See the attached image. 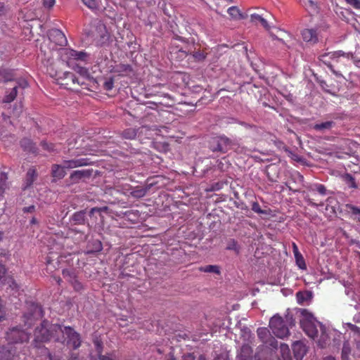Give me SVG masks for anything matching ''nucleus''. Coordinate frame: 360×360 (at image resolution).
Here are the masks:
<instances>
[{
  "label": "nucleus",
  "instance_id": "obj_1",
  "mask_svg": "<svg viewBox=\"0 0 360 360\" xmlns=\"http://www.w3.org/2000/svg\"><path fill=\"white\" fill-rule=\"evenodd\" d=\"M51 340L61 343L66 341L67 345L73 349L78 348L81 345L79 335L72 328L44 321L34 330L32 347L33 349L40 350L41 354L46 359L56 360L52 357L48 349L44 347L45 343Z\"/></svg>",
  "mask_w": 360,
  "mask_h": 360
},
{
  "label": "nucleus",
  "instance_id": "obj_2",
  "mask_svg": "<svg viewBox=\"0 0 360 360\" xmlns=\"http://www.w3.org/2000/svg\"><path fill=\"white\" fill-rule=\"evenodd\" d=\"M300 326L305 333L310 338H314L318 334V327L321 330V336L318 340V344L321 347H325L328 342L326 339H324V335L326 334V328L320 322L316 321L315 317L307 309H303L301 312Z\"/></svg>",
  "mask_w": 360,
  "mask_h": 360
},
{
  "label": "nucleus",
  "instance_id": "obj_3",
  "mask_svg": "<svg viewBox=\"0 0 360 360\" xmlns=\"http://www.w3.org/2000/svg\"><path fill=\"white\" fill-rule=\"evenodd\" d=\"M86 165V162L84 159L65 160L63 165H53L52 167L51 173L53 177L60 179L65 175V168H75Z\"/></svg>",
  "mask_w": 360,
  "mask_h": 360
},
{
  "label": "nucleus",
  "instance_id": "obj_4",
  "mask_svg": "<svg viewBox=\"0 0 360 360\" xmlns=\"http://www.w3.org/2000/svg\"><path fill=\"white\" fill-rule=\"evenodd\" d=\"M6 338L8 345H12L27 342L30 335L25 330H22L19 326H15L8 329L6 332Z\"/></svg>",
  "mask_w": 360,
  "mask_h": 360
},
{
  "label": "nucleus",
  "instance_id": "obj_5",
  "mask_svg": "<svg viewBox=\"0 0 360 360\" xmlns=\"http://www.w3.org/2000/svg\"><path fill=\"white\" fill-rule=\"evenodd\" d=\"M269 327L273 333L279 338H283L289 334V330L280 316L275 315L270 319Z\"/></svg>",
  "mask_w": 360,
  "mask_h": 360
},
{
  "label": "nucleus",
  "instance_id": "obj_6",
  "mask_svg": "<svg viewBox=\"0 0 360 360\" xmlns=\"http://www.w3.org/2000/svg\"><path fill=\"white\" fill-rule=\"evenodd\" d=\"M30 313L25 314L23 316L25 326H27L28 328L33 324L34 320L38 319L42 316L41 308L36 303L32 302L30 304Z\"/></svg>",
  "mask_w": 360,
  "mask_h": 360
},
{
  "label": "nucleus",
  "instance_id": "obj_7",
  "mask_svg": "<svg viewBox=\"0 0 360 360\" xmlns=\"http://www.w3.org/2000/svg\"><path fill=\"white\" fill-rule=\"evenodd\" d=\"M49 39L51 42L58 46H65L68 42L63 32L58 29H53L49 31Z\"/></svg>",
  "mask_w": 360,
  "mask_h": 360
},
{
  "label": "nucleus",
  "instance_id": "obj_8",
  "mask_svg": "<svg viewBox=\"0 0 360 360\" xmlns=\"http://www.w3.org/2000/svg\"><path fill=\"white\" fill-rule=\"evenodd\" d=\"M257 335L261 340L266 345H269L274 348L277 346V341L271 336L269 330L266 328H259L257 329Z\"/></svg>",
  "mask_w": 360,
  "mask_h": 360
},
{
  "label": "nucleus",
  "instance_id": "obj_9",
  "mask_svg": "<svg viewBox=\"0 0 360 360\" xmlns=\"http://www.w3.org/2000/svg\"><path fill=\"white\" fill-rule=\"evenodd\" d=\"M229 140L226 137L213 139V151L226 153L229 148Z\"/></svg>",
  "mask_w": 360,
  "mask_h": 360
},
{
  "label": "nucleus",
  "instance_id": "obj_10",
  "mask_svg": "<svg viewBox=\"0 0 360 360\" xmlns=\"http://www.w3.org/2000/svg\"><path fill=\"white\" fill-rule=\"evenodd\" d=\"M302 37L304 41L314 44L319 41V33L316 29H304Z\"/></svg>",
  "mask_w": 360,
  "mask_h": 360
},
{
  "label": "nucleus",
  "instance_id": "obj_11",
  "mask_svg": "<svg viewBox=\"0 0 360 360\" xmlns=\"http://www.w3.org/2000/svg\"><path fill=\"white\" fill-rule=\"evenodd\" d=\"M326 334L328 335H324V339L328 340L326 345L330 344V339H333V345H340L342 339V333L338 330L333 328H326Z\"/></svg>",
  "mask_w": 360,
  "mask_h": 360
},
{
  "label": "nucleus",
  "instance_id": "obj_12",
  "mask_svg": "<svg viewBox=\"0 0 360 360\" xmlns=\"http://www.w3.org/2000/svg\"><path fill=\"white\" fill-rule=\"evenodd\" d=\"M292 350L294 356L297 360H302L307 352L305 345L300 341L294 342L292 345Z\"/></svg>",
  "mask_w": 360,
  "mask_h": 360
},
{
  "label": "nucleus",
  "instance_id": "obj_13",
  "mask_svg": "<svg viewBox=\"0 0 360 360\" xmlns=\"http://www.w3.org/2000/svg\"><path fill=\"white\" fill-rule=\"evenodd\" d=\"M252 348L248 345H243L237 356V360H252Z\"/></svg>",
  "mask_w": 360,
  "mask_h": 360
},
{
  "label": "nucleus",
  "instance_id": "obj_14",
  "mask_svg": "<svg viewBox=\"0 0 360 360\" xmlns=\"http://www.w3.org/2000/svg\"><path fill=\"white\" fill-rule=\"evenodd\" d=\"M94 345L97 352V356H92L91 360H114L112 356L101 354L102 343L98 339L94 340Z\"/></svg>",
  "mask_w": 360,
  "mask_h": 360
},
{
  "label": "nucleus",
  "instance_id": "obj_15",
  "mask_svg": "<svg viewBox=\"0 0 360 360\" xmlns=\"http://www.w3.org/2000/svg\"><path fill=\"white\" fill-rule=\"evenodd\" d=\"M228 13L231 17L233 20H238L240 19H244L246 18V15L242 13L240 9L236 6L230 7L228 11Z\"/></svg>",
  "mask_w": 360,
  "mask_h": 360
},
{
  "label": "nucleus",
  "instance_id": "obj_16",
  "mask_svg": "<svg viewBox=\"0 0 360 360\" xmlns=\"http://www.w3.org/2000/svg\"><path fill=\"white\" fill-rule=\"evenodd\" d=\"M66 54L70 57V58L80 60H84L86 56L85 52L77 51L72 49L67 50Z\"/></svg>",
  "mask_w": 360,
  "mask_h": 360
},
{
  "label": "nucleus",
  "instance_id": "obj_17",
  "mask_svg": "<svg viewBox=\"0 0 360 360\" xmlns=\"http://www.w3.org/2000/svg\"><path fill=\"white\" fill-rule=\"evenodd\" d=\"M279 350L281 353L279 360H292L290 348L288 345L281 344Z\"/></svg>",
  "mask_w": 360,
  "mask_h": 360
},
{
  "label": "nucleus",
  "instance_id": "obj_18",
  "mask_svg": "<svg viewBox=\"0 0 360 360\" xmlns=\"http://www.w3.org/2000/svg\"><path fill=\"white\" fill-rule=\"evenodd\" d=\"M15 78L14 72L11 70H0V81L8 82L13 80Z\"/></svg>",
  "mask_w": 360,
  "mask_h": 360
},
{
  "label": "nucleus",
  "instance_id": "obj_19",
  "mask_svg": "<svg viewBox=\"0 0 360 360\" xmlns=\"http://www.w3.org/2000/svg\"><path fill=\"white\" fill-rule=\"evenodd\" d=\"M148 190L147 187H136L131 191L130 194L134 198H141L146 195Z\"/></svg>",
  "mask_w": 360,
  "mask_h": 360
},
{
  "label": "nucleus",
  "instance_id": "obj_20",
  "mask_svg": "<svg viewBox=\"0 0 360 360\" xmlns=\"http://www.w3.org/2000/svg\"><path fill=\"white\" fill-rule=\"evenodd\" d=\"M297 302L300 304H304L305 302L311 300V294L308 291L298 292L296 294Z\"/></svg>",
  "mask_w": 360,
  "mask_h": 360
},
{
  "label": "nucleus",
  "instance_id": "obj_21",
  "mask_svg": "<svg viewBox=\"0 0 360 360\" xmlns=\"http://www.w3.org/2000/svg\"><path fill=\"white\" fill-rule=\"evenodd\" d=\"M13 356V352L8 348L0 347V360H11Z\"/></svg>",
  "mask_w": 360,
  "mask_h": 360
},
{
  "label": "nucleus",
  "instance_id": "obj_22",
  "mask_svg": "<svg viewBox=\"0 0 360 360\" xmlns=\"http://www.w3.org/2000/svg\"><path fill=\"white\" fill-rule=\"evenodd\" d=\"M36 177H37L36 170L33 168L30 169L27 171V175H26V179H25L26 186H25V188L31 186L32 184V183L34 181V180L36 179Z\"/></svg>",
  "mask_w": 360,
  "mask_h": 360
},
{
  "label": "nucleus",
  "instance_id": "obj_23",
  "mask_svg": "<svg viewBox=\"0 0 360 360\" xmlns=\"http://www.w3.org/2000/svg\"><path fill=\"white\" fill-rule=\"evenodd\" d=\"M251 21L252 22H257L259 21L262 25L266 29L269 30L270 27L264 18H262L261 15L254 13L250 15Z\"/></svg>",
  "mask_w": 360,
  "mask_h": 360
},
{
  "label": "nucleus",
  "instance_id": "obj_24",
  "mask_svg": "<svg viewBox=\"0 0 360 360\" xmlns=\"http://www.w3.org/2000/svg\"><path fill=\"white\" fill-rule=\"evenodd\" d=\"M17 96V86H14L9 92H6L3 101L4 103L12 102Z\"/></svg>",
  "mask_w": 360,
  "mask_h": 360
},
{
  "label": "nucleus",
  "instance_id": "obj_25",
  "mask_svg": "<svg viewBox=\"0 0 360 360\" xmlns=\"http://www.w3.org/2000/svg\"><path fill=\"white\" fill-rule=\"evenodd\" d=\"M333 126V122L331 121H327L325 122H322L320 124H316L314 125V129L320 131H324L325 130L330 129Z\"/></svg>",
  "mask_w": 360,
  "mask_h": 360
},
{
  "label": "nucleus",
  "instance_id": "obj_26",
  "mask_svg": "<svg viewBox=\"0 0 360 360\" xmlns=\"http://www.w3.org/2000/svg\"><path fill=\"white\" fill-rule=\"evenodd\" d=\"M351 353V347L348 342H345L343 345L342 350V359L349 360V356Z\"/></svg>",
  "mask_w": 360,
  "mask_h": 360
},
{
  "label": "nucleus",
  "instance_id": "obj_27",
  "mask_svg": "<svg viewBox=\"0 0 360 360\" xmlns=\"http://www.w3.org/2000/svg\"><path fill=\"white\" fill-rule=\"evenodd\" d=\"M21 146L25 150L34 152V147L32 142L28 139H24L20 141Z\"/></svg>",
  "mask_w": 360,
  "mask_h": 360
},
{
  "label": "nucleus",
  "instance_id": "obj_28",
  "mask_svg": "<svg viewBox=\"0 0 360 360\" xmlns=\"http://www.w3.org/2000/svg\"><path fill=\"white\" fill-rule=\"evenodd\" d=\"M295 259L296 264L300 269L304 270L307 269V265L302 254L295 256Z\"/></svg>",
  "mask_w": 360,
  "mask_h": 360
},
{
  "label": "nucleus",
  "instance_id": "obj_29",
  "mask_svg": "<svg viewBox=\"0 0 360 360\" xmlns=\"http://www.w3.org/2000/svg\"><path fill=\"white\" fill-rule=\"evenodd\" d=\"M86 175V172L84 170H77L73 172L70 175V179L72 181H76Z\"/></svg>",
  "mask_w": 360,
  "mask_h": 360
},
{
  "label": "nucleus",
  "instance_id": "obj_30",
  "mask_svg": "<svg viewBox=\"0 0 360 360\" xmlns=\"http://www.w3.org/2000/svg\"><path fill=\"white\" fill-rule=\"evenodd\" d=\"M200 271L209 273L219 274V268L217 265H207L200 268Z\"/></svg>",
  "mask_w": 360,
  "mask_h": 360
},
{
  "label": "nucleus",
  "instance_id": "obj_31",
  "mask_svg": "<svg viewBox=\"0 0 360 360\" xmlns=\"http://www.w3.org/2000/svg\"><path fill=\"white\" fill-rule=\"evenodd\" d=\"M7 319V311L3 300L0 297V322H2Z\"/></svg>",
  "mask_w": 360,
  "mask_h": 360
},
{
  "label": "nucleus",
  "instance_id": "obj_32",
  "mask_svg": "<svg viewBox=\"0 0 360 360\" xmlns=\"http://www.w3.org/2000/svg\"><path fill=\"white\" fill-rule=\"evenodd\" d=\"M181 360H206L203 355L195 356L193 354H187L182 356Z\"/></svg>",
  "mask_w": 360,
  "mask_h": 360
},
{
  "label": "nucleus",
  "instance_id": "obj_33",
  "mask_svg": "<svg viewBox=\"0 0 360 360\" xmlns=\"http://www.w3.org/2000/svg\"><path fill=\"white\" fill-rule=\"evenodd\" d=\"M6 179H7V177L6 175H4V174L1 175V176H0V196H1L3 195L4 191L7 188Z\"/></svg>",
  "mask_w": 360,
  "mask_h": 360
},
{
  "label": "nucleus",
  "instance_id": "obj_34",
  "mask_svg": "<svg viewBox=\"0 0 360 360\" xmlns=\"http://www.w3.org/2000/svg\"><path fill=\"white\" fill-rule=\"evenodd\" d=\"M345 181L350 188H356V184L354 181V179L350 174H346L345 176Z\"/></svg>",
  "mask_w": 360,
  "mask_h": 360
},
{
  "label": "nucleus",
  "instance_id": "obj_35",
  "mask_svg": "<svg viewBox=\"0 0 360 360\" xmlns=\"http://www.w3.org/2000/svg\"><path fill=\"white\" fill-rule=\"evenodd\" d=\"M84 4H85L90 9H96L98 7V3L96 0H82Z\"/></svg>",
  "mask_w": 360,
  "mask_h": 360
},
{
  "label": "nucleus",
  "instance_id": "obj_36",
  "mask_svg": "<svg viewBox=\"0 0 360 360\" xmlns=\"http://www.w3.org/2000/svg\"><path fill=\"white\" fill-rule=\"evenodd\" d=\"M340 56H343V57H346V58H349L350 56H352V54L350 53H345L342 51H335V52L333 53L332 56H331L332 58H339Z\"/></svg>",
  "mask_w": 360,
  "mask_h": 360
},
{
  "label": "nucleus",
  "instance_id": "obj_37",
  "mask_svg": "<svg viewBox=\"0 0 360 360\" xmlns=\"http://www.w3.org/2000/svg\"><path fill=\"white\" fill-rule=\"evenodd\" d=\"M64 75L65 78L71 80L72 84H79V80L72 73L67 72L64 73Z\"/></svg>",
  "mask_w": 360,
  "mask_h": 360
},
{
  "label": "nucleus",
  "instance_id": "obj_38",
  "mask_svg": "<svg viewBox=\"0 0 360 360\" xmlns=\"http://www.w3.org/2000/svg\"><path fill=\"white\" fill-rule=\"evenodd\" d=\"M75 70L77 72H78L80 75L83 76L84 77H86L89 76L88 70L83 67L77 66Z\"/></svg>",
  "mask_w": 360,
  "mask_h": 360
},
{
  "label": "nucleus",
  "instance_id": "obj_39",
  "mask_svg": "<svg viewBox=\"0 0 360 360\" xmlns=\"http://www.w3.org/2000/svg\"><path fill=\"white\" fill-rule=\"evenodd\" d=\"M114 82L112 78H110L104 82L103 87L105 90L110 91L113 88Z\"/></svg>",
  "mask_w": 360,
  "mask_h": 360
},
{
  "label": "nucleus",
  "instance_id": "obj_40",
  "mask_svg": "<svg viewBox=\"0 0 360 360\" xmlns=\"http://www.w3.org/2000/svg\"><path fill=\"white\" fill-rule=\"evenodd\" d=\"M136 132L133 129H128V130H126L124 131V136L126 138V139H134L135 136H136Z\"/></svg>",
  "mask_w": 360,
  "mask_h": 360
},
{
  "label": "nucleus",
  "instance_id": "obj_41",
  "mask_svg": "<svg viewBox=\"0 0 360 360\" xmlns=\"http://www.w3.org/2000/svg\"><path fill=\"white\" fill-rule=\"evenodd\" d=\"M252 210L258 214H266V212L261 209L259 205L257 202H254L252 206Z\"/></svg>",
  "mask_w": 360,
  "mask_h": 360
},
{
  "label": "nucleus",
  "instance_id": "obj_42",
  "mask_svg": "<svg viewBox=\"0 0 360 360\" xmlns=\"http://www.w3.org/2000/svg\"><path fill=\"white\" fill-rule=\"evenodd\" d=\"M345 1L356 9H360V0H345Z\"/></svg>",
  "mask_w": 360,
  "mask_h": 360
},
{
  "label": "nucleus",
  "instance_id": "obj_43",
  "mask_svg": "<svg viewBox=\"0 0 360 360\" xmlns=\"http://www.w3.org/2000/svg\"><path fill=\"white\" fill-rule=\"evenodd\" d=\"M6 269L3 264L0 263V283H4L6 281L5 274H6Z\"/></svg>",
  "mask_w": 360,
  "mask_h": 360
},
{
  "label": "nucleus",
  "instance_id": "obj_44",
  "mask_svg": "<svg viewBox=\"0 0 360 360\" xmlns=\"http://www.w3.org/2000/svg\"><path fill=\"white\" fill-rule=\"evenodd\" d=\"M56 3V0H43L44 7L50 8H52Z\"/></svg>",
  "mask_w": 360,
  "mask_h": 360
},
{
  "label": "nucleus",
  "instance_id": "obj_45",
  "mask_svg": "<svg viewBox=\"0 0 360 360\" xmlns=\"http://www.w3.org/2000/svg\"><path fill=\"white\" fill-rule=\"evenodd\" d=\"M316 190L321 195L326 194V188L321 184H317L315 186Z\"/></svg>",
  "mask_w": 360,
  "mask_h": 360
},
{
  "label": "nucleus",
  "instance_id": "obj_46",
  "mask_svg": "<svg viewBox=\"0 0 360 360\" xmlns=\"http://www.w3.org/2000/svg\"><path fill=\"white\" fill-rule=\"evenodd\" d=\"M35 210V207L34 205H30L29 207H25L22 209L23 212H33Z\"/></svg>",
  "mask_w": 360,
  "mask_h": 360
},
{
  "label": "nucleus",
  "instance_id": "obj_47",
  "mask_svg": "<svg viewBox=\"0 0 360 360\" xmlns=\"http://www.w3.org/2000/svg\"><path fill=\"white\" fill-rule=\"evenodd\" d=\"M292 252H293L294 256L301 254L299 251L297 245L295 243H292Z\"/></svg>",
  "mask_w": 360,
  "mask_h": 360
},
{
  "label": "nucleus",
  "instance_id": "obj_48",
  "mask_svg": "<svg viewBox=\"0 0 360 360\" xmlns=\"http://www.w3.org/2000/svg\"><path fill=\"white\" fill-rule=\"evenodd\" d=\"M42 147L48 150H53V146L51 143H42Z\"/></svg>",
  "mask_w": 360,
  "mask_h": 360
},
{
  "label": "nucleus",
  "instance_id": "obj_49",
  "mask_svg": "<svg viewBox=\"0 0 360 360\" xmlns=\"http://www.w3.org/2000/svg\"><path fill=\"white\" fill-rule=\"evenodd\" d=\"M308 3H309V6H310L311 8L313 10V11H316V5L314 4V1H311V0H309V1H308Z\"/></svg>",
  "mask_w": 360,
  "mask_h": 360
},
{
  "label": "nucleus",
  "instance_id": "obj_50",
  "mask_svg": "<svg viewBox=\"0 0 360 360\" xmlns=\"http://www.w3.org/2000/svg\"><path fill=\"white\" fill-rule=\"evenodd\" d=\"M102 249L101 243L100 242L96 243V251H101Z\"/></svg>",
  "mask_w": 360,
  "mask_h": 360
},
{
  "label": "nucleus",
  "instance_id": "obj_51",
  "mask_svg": "<svg viewBox=\"0 0 360 360\" xmlns=\"http://www.w3.org/2000/svg\"><path fill=\"white\" fill-rule=\"evenodd\" d=\"M11 284L10 285V287L12 288V289H14L18 287L17 283L12 279H11Z\"/></svg>",
  "mask_w": 360,
  "mask_h": 360
},
{
  "label": "nucleus",
  "instance_id": "obj_52",
  "mask_svg": "<svg viewBox=\"0 0 360 360\" xmlns=\"http://www.w3.org/2000/svg\"><path fill=\"white\" fill-rule=\"evenodd\" d=\"M214 360H227V358L225 355H220L216 357Z\"/></svg>",
  "mask_w": 360,
  "mask_h": 360
},
{
  "label": "nucleus",
  "instance_id": "obj_53",
  "mask_svg": "<svg viewBox=\"0 0 360 360\" xmlns=\"http://www.w3.org/2000/svg\"><path fill=\"white\" fill-rule=\"evenodd\" d=\"M74 288L76 290H79L82 288V286H81V284L79 282L75 281V283L74 284Z\"/></svg>",
  "mask_w": 360,
  "mask_h": 360
},
{
  "label": "nucleus",
  "instance_id": "obj_54",
  "mask_svg": "<svg viewBox=\"0 0 360 360\" xmlns=\"http://www.w3.org/2000/svg\"><path fill=\"white\" fill-rule=\"evenodd\" d=\"M30 224H38V221L35 217H32L30 221Z\"/></svg>",
  "mask_w": 360,
  "mask_h": 360
},
{
  "label": "nucleus",
  "instance_id": "obj_55",
  "mask_svg": "<svg viewBox=\"0 0 360 360\" xmlns=\"http://www.w3.org/2000/svg\"><path fill=\"white\" fill-rule=\"evenodd\" d=\"M166 360H175V359L173 355L169 353V355L166 356Z\"/></svg>",
  "mask_w": 360,
  "mask_h": 360
},
{
  "label": "nucleus",
  "instance_id": "obj_56",
  "mask_svg": "<svg viewBox=\"0 0 360 360\" xmlns=\"http://www.w3.org/2000/svg\"><path fill=\"white\" fill-rule=\"evenodd\" d=\"M346 325H347L348 327H349V328H350V329H351V330H354L356 328V326H355L354 325L352 324V323H347Z\"/></svg>",
  "mask_w": 360,
  "mask_h": 360
},
{
  "label": "nucleus",
  "instance_id": "obj_57",
  "mask_svg": "<svg viewBox=\"0 0 360 360\" xmlns=\"http://www.w3.org/2000/svg\"><path fill=\"white\" fill-rule=\"evenodd\" d=\"M20 86H22V88H25L26 86H27V82L26 81H22L20 84Z\"/></svg>",
  "mask_w": 360,
  "mask_h": 360
},
{
  "label": "nucleus",
  "instance_id": "obj_58",
  "mask_svg": "<svg viewBox=\"0 0 360 360\" xmlns=\"http://www.w3.org/2000/svg\"><path fill=\"white\" fill-rule=\"evenodd\" d=\"M4 238V232L0 230V242Z\"/></svg>",
  "mask_w": 360,
  "mask_h": 360
},
{
  "label": "nucleus",
  "instance_id": "obj_59",
  "mask_svg": "<svg viewBox=\"0 0 360 360\" xmlns=\"http://www.w3.org/2000/svg\"><path fill=\"white\" fill-rule=\"evenodd\" d=\"M324 360H335V358L332 356H327L324 359Z\"/></svg>",
  "mask_w": 360,
  "mask_h": 360
},
{
  "label": "nucleus",
  "instance_id": "obj_60",
  "mask_svg": "<svg viewBox=\"0 0 360 360\" xmlns=\"http://www.w3.org/2000/svg\"><path fill=\"white\" fill-rule=\"evenodd\" d=\"M70 360H79V359L77 356H74L73 355H72Z\"/></svg>",
  "mask_w": 360,
  "mask_h": 360
},
{
  "label": "nucleus",
  "instance_id": "obj_61",
  "mask_svg": "<svg viewBox=\"0 0 360 360\" xmlns=\"http://www.w3.org/2000/svg\"><path fill=\"white\" fill-rule=\"evenodd\" d=\"M65 274H66V271H63V275H64V276H65Z\"/></svg>",
  "mask_w": 360,
  "mask_h": 360
},
{
  "label": "nucleus",
  "instance_id": "obj_62",
  "mask_svg": "<svg viewBox=\"0 0 360 360\" xmlns=\"http://www.w3.org/2000/svg\"><path fill=\"white\" fill-rule=\"evenodd\" d=\"M258 357V359L257 360H261L260 358H259V354L257 356Z\"/></svg>",
  "mask_w": 360,
  "mask_h": 360
}]
</instances>
